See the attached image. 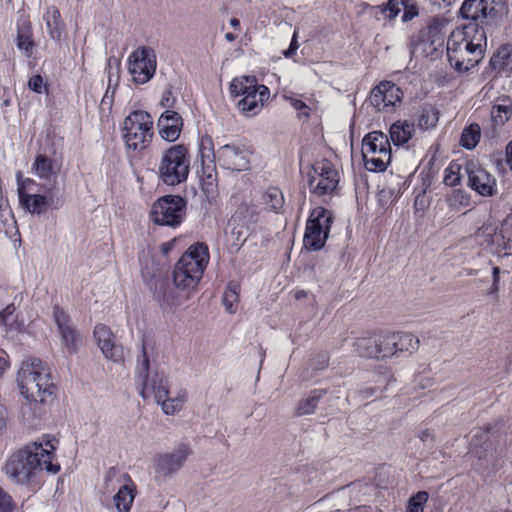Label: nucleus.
Listing matches in <instances>:
<instances>
[{"mask_svg":"<svg viewBox=\"0 0 512 512\" xmlns=\"http://www.w3.org/2000/svg\"><path fill=\"white\" fill-rule=\"evenodd\" d=\"M333 222L332 213L322 207L314 208L307 219L303 245L310 251L322 249L329 236Z\"/></svg>","mask_w":512,"mask_h":512,"instance_id":"obj_12","label":"nucleus"},{"mask_svg":"<svg viewBox=\"0 0 512 512\" xmlns=\"http://www.w3.org/2000/svg\"><path fill=\"white\" fill-rule=\"evenodd\" d=\"M495 0H465L460 8L463 18L469 23L482 26L484 20L495 11Z\"/></svg>","mask_w":512,"mask_h":512,"instance_id":"obj_26","label":"nucleus"},{"mask_svg":"<svg viewBox=\"0 0 512 512\" xmlns=\"http://www.w3.org/2000/svg\"><path fill=\"white\" fill-rule=\"evenodd\" d=\"M326 393L327 391L325 389L312 390L306 399L299 401L295 414L297 416L312 414L315 411L320 399Z\"/></svg>","mask_w":512,"mask_h":512,"instance_id":"obj_38","label":"nucleus"},{"mask_svg":"<svg viewBox=\"0 0 512 512\" xmlns=\"http://www.w3.org/2000/svg\"><path fill=\"white\" fill-rule=\"evenodd\" d=\"M230 25L234 28V29H238L240 27V21L237 19V18H232L230 20Z\"/></svg>","mask_w":512,"mask_h":512,"instance_id":"obj_60","label":"nucleus"},{"mask_svg":"<svg viewBox=\"0 0 512 512\" xmlns=\"http://www.w3.org/2000/svg\"><path fill=\"white\" fill-rule=\"evenodd\" d=\"M190 172V149L185 143L169 146L158 165L160 180L166 185L175 186L187 180Z\"/></svg>","mask_w":512,"mask_h":512,"instance_id":"obj_7","label":"nucleus"},{"mask_svg":"<svg viewBox=\"0 0 512 512\" xmlns=\"http://www.w3.org/2000/svg\"><path fill=\"white\" fill-rule=\"evenodd\" d=\"M94 338L105 358L116 362H124V348L115 342V335L109 326L99 323L94 327Z\"/></svg>","mask_w":512,"mask_h":512,"instance_id":"obj_21","label":"nucleus"},{"mask_svg":"<svg viewBox=\"0 0 512 512\" xmlns=\"http://www.w3.org/2000/svg\"><path fill=\"white\" fill-rule=\"evenodd\" d=\"M490 65L498 71L512 72V48L508 45L501 46L491 57Z\"/></svg>","mask_w":512,"mask_h":512,"instance_id":"obj_39","label":"nucleus"},{"mask_svg":"<svg viewBox=\"0 0 512 512\" xmlns=\"http://www.w3.org/2000/svg\"><path fill=\"white\" fill-rule=\"evenodd\" d=\"M287 100L289 101L290 105L299 112L300 115H304L305 117H309L310 115V108L309 106L302 100L294 98V97H288Z\"/></svg>","mask_w":512,"mask_h":512,"instance_id":"obj_51","label":"nucleus"},{"mask_svg":"<svg viewBox=\"0 0 512 512\" xmlns=\"http://www.w3.org/2000/svg\"><path fill=\"white\" fill-rule=\"evenodd\" d=\"M461 182V176L459 171H454L452 166L447 167L444 170V183L447 186L455 187Z\"/></svg>","mask_w":512,"mask_h":512,"instance_id":"obj_49","label":"nucleus"},{"mask_svg":"<svg viewBox=\"0 0 512 512\" xmlns=\"http://www.w3.org/2000/svg\"><path fill=\"white\" fill-rule=\"evenodd\" d=\"M262 201L268 210L279 213L284 206L285 198L280 188L272 186L263 193Z\"/></svg>","mask_w":512,"mask_h":512,"instance_id":"obj_40","label":"nucleus"},{"mask_svg":"<svg viewBox=\"0 0 512 512\" xmlns=\"http://www.w3.org/2000/svg\"><path fill=\"white\" fill-rule=\"evenodd\" d=\"M53 315L64 346L69 353H76L79 334L71 324L70 316L57 305L53 308Z\"/></svg>","mask_w":512,"mask_h":512,"instance_id":"obj_25","label":"nucleus"},{"mask_svg":"<svg viewBox=\"0 0 512 512\" xmlns=\"http://www.w3.org/2000/svg\"><path fill=\"white\" fill-rule=\"evenodd\" d=\"M186 200L178 195H166L152 205L151 220L160 226L176 228L186 216Z\"/></svg>","mask_w":512,"mask_h":512,"instance_id":"obj_14","label":"nucleus"},{"mask_svg":"<svg viewBox=\"0 0 512 512\" xmlns=\"http://www.w3.org/2000/svg\"><path fill=\"white\" fill-rule=\"evenodd\" d=\"M9 367V363L4 358L0 357V369H7Z\"/></svg>","mask_w":512,"mask_h":512,"instance_id":"obj_61","label":"nucleus"},{"mask_svg":"<svg viewBox=\"0 0 512 512\" xmlns=\"http://www.w3.org/2000/svg\"><path fill=\"white\" fill-rule=\"evenodd\" d=\"M225 39L229 42H233L236 39V36L233 33L228 32L225 34Z\"/></svg>","mask_w":512,"mask_h":512,"instance_id":"obj_62","label":"nucleus"},{"mask_svg":"<svg viewBox=\"0 0 512 512\" xmlns=\"http://www.w3.org/2000/svg\"><path fill=\"white\" fill-rule=\"evenodd\" d=\"M414 132V123H410L407 120L396 121L389 129L390 138L396 146L407 143L413 137Z\"/></svg>","mask_w":512,"mask_h":512,"instance_id":"obj_34","label":"nucleus"},{"mask_svg":"<svg viewBox=\"0 0 512 512\" xmlns=\"http://www.w3.org/2000/svg\"><path fill=\"white\" fill-rule=\"evenodd\" d=\"M432 435H431V432L429 429H426V430H423L420 434H419V438L425 442L428 438H431Z\"/></svg>","mask_w":512,"mask_h":512,"instance_id":"obj_59","label":"nucleus"},{"mask_svg":"<svg viewBox=\"0 0 512 512\" xmlns=\"http://www.w3.org/2000/svg\"><path fill=\"white\" fill-rule=\"evenodd\" d=\"M487 37L483 26L468 23L454 30L447 40V57L455 71L464 73L484 58Z\"/></svg>","mask_w":512,"mask_h":512,"instance_id":"obj_3","label":"nucleus"},{"mask_svg":"<svg viewBox=\"0 0 512 512\" xmlns=\"http://www.w3.org/2000/svg\"><path fill=\"white\" fill-rule=\"evenodd\" d=\"M196 167L203 193L207 197H213L218 190L216 161H210V163H198L196 164Z\"/></svg>","mask_w":512,"mask_h":512,"instance_id":"obj_29","label":"nucleus"},{"mask_svg":"<svg viewBox=\"0 0 512 512\" xmlns=\"http://www.w3.org/2000/svg\"><path fill=\"white\" fill-rule=\"evenodd\" d=\"M505 155H506V163H507L508 167L510 168V170H512V141H510L506 145Z\"/></svg>","mask_w":512,"mask_h":512,"instance_id":"obj_58","label":"nucleus"},{"mask_svg":"<svg viewBox=\"0 0 512 512\" xmlns=\"http://www.w3.org/2000/svg\"><path fill=\"white\" fill-rule=\"evenodd\" d=\"M183 125L182 116L174 110H165L157 122L160 137L168 142H175L179 139Z\"/></svg>","mask_w":512,"mask_h":512,"instance_id":"obj_27","label":"nucleus"},{"mask_svg":"<svg viewBox=\"0 0 512 512\" xmlns=\"http://www.w3.org/2000/svg\"><path fill=\"white\" fill-rule=\"evenodd\" d=\"M209 248L205 243L192 244L175 263L173 283L181 291L194 290L203 277L209 262Z\"/></svg>","mask_w":512,"mask_h":512,"instance_id":"obj_5","label":"nucleus"},{"mask_svg":"<svg viewBox=\"0 0 512 512\" xmlns=\"http://www.w3.org/2000/svg\"><path fill=\"white\" fill-rule=\"evenodd\" d=\"M17 384L25 400L24 405L33 416L40 418L44 415L46 405L54 399L57 391L46 362L39 358L22 361L17 372Z\"/></svg>","mask_w":512,"mask_h":512,"instance_id":"obj_2","label":"nucleus"},{"mask_svg":"<svg viewBox=\"0 0 512 512\" xmlns=\"http://www.w3.org/2000/svg\"><path fill=\"white\" fill-rule=\"evenodd\" d=\"M500 269L499 267L495 266L492 269V276H493V284H492V291L497 292L498 291V284L500 280Z\"/></svg>","mask_w":512,"mask_h":512,"instance_id":"obj_56","label":"nucleus"},{"mask_svg":"<svg viewBox=\"0 0 512 512\" xmlns=\"http://www.w3.org/2000/svg\"><path fill=\"white\" fill-rule=\"evenodd\" d=\"M15 45L25 58L36 59L34 54L37 44L29 16L22 15L17 19Z\"/></svg>","mask_w":512,"mask_h":512,"instance_id":"obj_23","label":"nucleus"},{"mask_svg":"<svg viewBox=\"0 0 512 512\" xmlns=\"http://www.w3.org/2000/svg\"><path fill=\"white\" fill-rule=\"evenodd\" d=\"M447 203L450 208L460 211L466 209L471 204L470 195L463 189H454L451 194L447 196Z\"/></svg>","mask_w":512,"mask_h":512,"instance_id":"obj_44","label":"nucleus"},{"mask_svg":"<svg viewBox=\"0 0 512 512\" xmlns=\"http://www.w3.org/2000/svg\"><path fill=\"white\" fill-rule=\"evenodd\" d=\"M495 427L496 425L487 424L474 431L470 442L472 451L479 453L478 448L484 451L488 449Z\"/></svg>","mask_w":512,"mask_h":512,"instance_id":"obj_36","label":"nucleus"},{"mask_svg":"<svg viewBox=\"0 0 512 512\" xmlns=\"http://www.w3.org/2000/svg\"><path fill=\"white\" fill-rule=\"evenodd\" d=\"M362 156L365 167L371 172H383L391 162V145L382 131H371L362 140Z\"/></svg>","mask_w":512,"mask_h":512,"instance_id":"obj_10","label":"nucleus"},{"mask_svg":"<svg viewBox=\"0 0 512 512\" xmlns=\"http://www.w3.org/2000/svg\"><path fill=\"white\" fill-rule=\"evenodd\" d=\"M376 379L374 380L377 385L374 387H367L360 391L363 398H368L374 395L376 392H382L388 384L394 380L393 373L390 368L384 367L381 371L375 374Z\"/></svg>","mask_w":512,"mask_h":512,"instance_id":"obj_42","label":"nucleus"},{"mask_svg":"<svg viewBox=\"0 0 512 512\" xmlns=\"http://www.w3.org/2000/svg\"><path fill=\"white\" fill-rule=\"evenodd\" d=\"M404 0H388L387 4L382 8V13L389 19H394L401 11Z\"/></svg>","mask_w":512,"mask_h":512,"instance_id":"obj_47","label":"nucleus"},{"mask_svg":"<svg viewBox=\"0 0 512 512\" xmlns=\"http://www.w3.org/2000/svg\"><path fill=\"white\" fill-rule=\"evenodd\" d=\"M307 293L304 290L297 291L295 297L296 299H301L303 297H306Z\"/></svg>","mask_w":512,"mask_h":512,"instance_id":"obj_63","label":"nucleus"},{"mask_svg":"<svg viewBox=\"0 0 512 512\" xmlns=\"http://www.w3.org/2000/svg\"><path fill=\"white\" fill-rule=\"evenodd\" d=\"M490 117L494 128L503 127L512 117V98L501 95L494 101Z\"/></svg>","mask_w":512,"mask_h":512,"instance_id":"obj_30","label":"nucleus"},{"mask_svg":"<svg viewBox=\"0 0 512 512\" xmlns=\"http://www.w3.org/2000/svg\"><path fill=\"white\" fill-rule=\"evenodd\" d=\"M7 427V416L5 409L0 406V436L5 432Z\"/></svg>","mask_w":512,"mask_h":512,"instance_id":"obj_57","label":"nucleus"},{"mask_svg":"<svg viewBox=\"0 0 512 512\" xmlns=\"http://www.w3.org/2000/svg\"><path fill=\"white\" fill-rule=\"evenodd\" d=\"M315 360H317V364L314 367L317 369H324L329 364V356L326 352L319 353Z\"/></svg>","mask_w":512,"mask_h":512,"instance_id":"obj_55","label":"nucleus"},{"mask_svg":"<svg viewBox=\"0 0 512 512\" xmlns=\"http://www.w3.org/2000/svg\"><path fill=\"white\" fill-rule=\"evenodd\" d=\"M393 336H395L394 342L396 348V355H404L408 356L417 351L419 348V339L408 332H393Z\"/></svg>","mask_w":512,"mask_h":512,"instance_id":"obj_35","label":"nucleus"},{"mask_svg":"<svg viewBox=\"0 0 512 512\" xmlns=\"http://www.w3.org/2000/svg\"><path fill=\"white\" fill-rule=\"evenodd\" d=\"M252 151L244 144L230 143L217 149V161L220 167L231 171H245L250 167Z\"/></svg>","mask_w":512,"mask_h":512,"instance_id":"obj_18","label":"nucleus"},{"mask_svg":"<svg viewBox=\"0 0 512 512\" xmlns=\"http://www.w3.org/2000/svg\"><path fill=\"white\" fill-rule=\"evenodd\" d=\"M59 169L56 162L45 154H37L32 164V172L47 182L56 180Z\"/></svg>","mask_w":512,"mask_h":512,"instance_id":"obj_31","label":"nucleus"},{"mask_svg":"<svg viewBox=\"0 0 512 512\" xmlns=\"http://www.w3.org/2000/svg\"><path fill=\"white\" fill-rule=\"evenodd\" d=\"M121 136L128 154L141 156L148 150L155 136L154 120L145 110H133L123 120Z\"/></svg>","mask_w":512,"mask_h":512,"instance_id":"obj_6","label":"nucleus"},{"mask_svg":"<svg viewBox=\"0 0 512 512\" xmlns=\"http://www.w3.org/2000/svg\"><path fill=\"white\" fill-rule=\"evenodd\" d=\"M428 499L429 494L427 491H418L409 498L406 512H424V507Z\"/></svg>","mask_w":512,"mask_h":512,"instance_id":"obj_45","label":"nucleus"},{"mask_svg":"<svg viewBox=\"0 0 512 512\" xmlns=\"http://www.w3.org/2000/svg\"><path fill=\"white\" fill-rule=\"evenodd\" d=\"M240 289L239 283L230 281L223 293L222 302L225 310L230 314L236 313L238 309Z\"/></svg>","mask_w":512,"mask_h":512,"instance_id":"obj_41","label":"nucleus"},{"mask_svg":"<svg viewBox=\"0 0 512 512\" xmlns=\"http://www.w3.org/2000/svg\"><path fill=\"white\" fill-rule=\"evenodd\" d=\"M403 7V15H402V21L408 22L411 21L413 18H415L419 11L416 4H411L409 0H404L402 3Z\"/></svg>","mask_w":512,"mask_h":512,"instance_id":"obj_50","label":"nucleus"},{"mask_svg":"<svg viewBox=\"0 0 512 512\" xmlns=\"http://www.w3.org/2000/svg\"><path fill=\"white\" fill-rule=\"evenodd\" d=\"M127 65L132 80L136 84H145L156 72L155 51L147 46L138 47L128 56Z\"/></svg>","mask_w":512,"mask_h":512,"instance_id":"obj_16","label":"nucleus"},{"mask_svg":"<svg viewBox=\"0 0 512 512\" xmlns=\"http://www.w3.org/2000/svg\"><path fill=\"white\" fill-rule=\"evenodd\" d=\"M179 290L167 278L159 277L154 281L153 295L163 310L178 307L187 299Z\"/></svg>","mask_w":512,"mask_h":512,"instance_id":"obj_22","label":"nucleus"},{"mask_svg":"<svg viewBox=\"0 0 512 512\" xmlns=\"http://www.w3.org/2000/svg\"><path fill=\"white\" fill-rule=\"evenodd\" d=\"M445 21L439 18L432 19L428 25L419 31L418 47L427 57L436 58L443 52L445 44Z\"/></svg>","mask_w":512,"mask_h":512,"instance_id":"obj_17","label":"nucleus"},{"mask_svg":"<svg viewBox=\"0 0 512 512\" xmlns=\"http://www.w3.org/2000/svg\"><path fill=\"white\" fill-rule=\"evenodd\" d=\"M236 215H244L245 217H249V221L247 222V224L256 223L258 220V212L247 205H241L238 208Z\"/></svg>","mask_w":512,"mask_h":512,"instance_id":"obj_52","label":"nucleus"},{"mask_svg":"<svg viewBox=\"0 0 512 512\" xmlns=\"http://www.w3.org/2000/svg\"><path fill=\"white\" fill-rule=\"evenodd\" d=\"M481 139V128L478 123H471L466 126L460 137V145L465 149H474Z\"/></svg>","mask_w":512,"mask_h":512,"instance_id":"obj_43","label":"nucleus"},{"mask_svg":"<svg viewBox=\"0 0 512 512\" xmlns=\"http://www.w3.org/2000/svg\"><path fill=\"white\" fill-rule=\"evenodd\" d=\"M478 244L492 253H501L511 249L510 239H505L503 230L497 231L496 227L483 226L476 233Z\"/></svg>","mask_w":512,"mask_h":512,"instance_id":"obj_24","label":"nucleus"},{"mask_svg":"<svg viewBox=\"0 0 512 512\" xmlns=\"http://www.w3.org/2000/svg\"><path fill=\"white\" fill-rule=\"evenodd\" d=\"M149 368V357L146 347L143 344L142 354L138 359L136 371V384L139 394L143 399H148L150 396H154V399L161 405L162 411L166 415H174L181 411L187 400L186 390L179 391L175 397H168L169 386L167 378L163 373L155 372L150 379Z\"/></svg>","mask_w":512,"mask_h":512,"instance_id":"obj_4","label":"nucleus"},{"mask_svg":"<svg viewBox=\"0 0 512 512\" xmlns=\"http://www.w3.org/2000/svg\"><path fill=\"white\" fill-rule=\"evenodd\" d=\"M54 442H57L55 438L48 437L44 443L26 444L9 455L2 471L12 482L20 485L30 484L43 468L51 473L59 472L60 465L53 463L56 450Z\"/></svg>","mask_w":512,"mask_h":512,"instance_id":"obj_1","label":"nucleus"},{"mask_svg":"<svg viewBox=\"0 0 512 512\" xmlns=\"http://www.w3.org/2000/svg\"><path fill=\"white\" fill-rule=\"evenodd\" d=\"M340 172L327 158L316 160L307 172V184L311 196L322 199L332 198L339 189Z\"/></svg>","mask_w":512,"mask_h":512,"instance_id":"obj_8","label":"nucleus"},{"mask_svg":"<svg viewBox=\"0 0 512 512\" xmlns=\"http://www.w3.org/2000/svg\"><path fill=\"white\" fill-rule=\"evenodd\" d=\"M16 508L12 496L0 486V512H14Z\"/></svg>","mask_w":512,"mask_h":512,"instance_id":"obj_46","label":"nucleus"},{"mask_svg":"<svg viewBox=\"0 0 512 512\" xmlns=\"http://www.w3.org/2000/svg\"><path fill=\"white\" fill-rule=\"evenodd\" d=\"M170 246H171V243H169V242L168 243H164L163 247H162L163 251L164 252H168L169 249H170Z\"/></svg>","mask_w":512,"mask_h":512,"instance_id":"obj_64","label":"nucleus"},{"mask_svg":"<svg viewBox=\"0 0 512 512\" xmlns=\"http://www.w3.org/2000/svg\"><path fill=\"white\" fill-rule=\"evenodd\" d=\"M43 20L46 23L50 38L56 42H60L65 31V24L61 18L59 9L53 5L47 7L43 14Z\"/></svg>","mask_w":512,"mask_h":512,"instance_id":"obj_32","label":"nucleus"},{"mask_svg":"<svg viewBox=\"0 0 512 512\" xmlns=\"http://www.w3.org/2000/svg\"><path fill=\"white\" fill-rule=\"evenodd\" d=\"M217 160V151L214 148L213 138L207 134H199L197 139V154L195 163H210Z\"/></svg>","mask_w":512,"mask_h":512,"instance_id":"obj_33","label":"nucleus"},{"mask_svg":"<svg viewBox=\"0 0 512 512\" xmlns=\"http://www.w3.org/2000/svg\"><path fill=\"white\" fill-rule=\"evenodd\" d=\"M467 186L482 197L497 195V180L493 174L479 164L470 163L466 166Z\"/></svg>","mask_w":512,"mask_h":512,"instance_id":"obj_20","label":"nucleus"},{"mask_svg":"<svg viewBox=\"0 0 512 512\" xmlns=\"http://www.w3.org/2000/svg\"><path fill=\"white\" fill-rule=\"evenodd\" d=\"M104 487L111 492L118 488L113 500L118 512H129L137 494V486L131 476L112 467L105 475Z\"/></svg>","mask_w":512,"mask_h":512,"instance_id":"obj_13","label":"nucleus"},{"mask_svg":"<svg viewBox=\"0 0 512 512\" xmlns=\"http://www.w3.org/2000/svg\"><path fill=\"white\" fill-rule=\"evenodd\" d=\"M37 182L32 178H22L21 172L17 173V191L21 206L32 214H42L49 207L46 196L32 193L37 187Z\"/></svg>","mask_w":512,"mask_h":512,"instance_id":"obj_19","label":"nucleus"},{"mask_svg":"<svg viewBox=\"0 0 512 512\" xmlns=\"http://www.w3.org/2000/svg\"><path fill=\"white\" fill-rule=\"evenodd\" d=\"M28 87L35 93L41 94L47 90V84L40 74L33 75L28 80Z\"/></svg>","mask_w":512,"mask_h":512,"instance_id":"obj_48","label":"nucleus"},{"mask_svg":"<svg viewBox=\"0 0 512 512\" xmlns=\"http://www.w3.org/2000/svg\"><path fill=\"white\" fill-rule=\"evenodd\" d=\"M190 453V448L186 444H181L177 450L172 453L158 455L155 462L156 471L163 475L176 472L183 466Z\"/></svg>","mask_w":512,"mask_h":512,"instance_id":"obj_28","label":"nucleus"},{"mask_svg":"<svg viewBox=\"0 0 512 512\" xmlns=\"http://www.w3.org/2000/svg\"><path fill=\"white\" fill-rule=\"evenodd\" d=\"M298 47H299V44H298L297 35H296V32H295L293 37H292V40L290 42L289 48L286 51H284V56L286 58L292 57L296 53Z\"/></svg>","mask_w":512,"mask_h":512,"instance_id":"obj_54","label":"nucleus"},{"mask_svg":"<svg viewBox=\"0 0 512 512\" xmlns=\"http://www.w3.org/2000/svg\"><path fill=\"white\" fill-rule=\"evenodd\" d=\"M403 97V90L398 85L384 80L371 89L368 100L377 112L394 113L400 107Z\"/></svg>","mask_w":512,"mask_h":512,"instance_id":"obj_15","label":"nucleus"},{"mask_svg":"<svg viewBox=\"0 0 512 512\" xmlns=\"http://www.w3.org/2000/svg\"><path fill=\"white\" fill-rule=\"evenodd\" d=\"M15 306L13 304L7 305L0 313V321L4 325H9V317L15 312Z\"/></svg>","mask_w":512,"mask_h":512,"instance_id":"obj_53","label":"nucleus"},{"mask_svg":"<svg viewBox=\"0 0 512 512\" xmlns=\"http://www.w3.org/2000/svg\"><path fill=\"white\" fill-rule=\"evenodd\" d=\"M416 121L417 127L422 131L433 129L439 121V111L433 105L425 104L421 107Z\"/></svg>","mask_w":512,"mask_h":512,"instance_id":"obj_37","label":"nucleus"},{"mask_svg":"<svg viewBox=\"0 0 512 512\" xmlns=\"http://www.w3.org/2000/svg\"><path fill=\"white\" fill-rule=\"evenodd\" d=\"M392 331L378 330L358 337L353 343L354 352L364 358L385 359L396 355Z\"/></svg>","mask_w":512,"mask_h":512,"instance_id":"obj_11","label":"nucleus"},{"mask_svg":"<svg viewBox=\"0 0 512 512\" xmlns=\"http://www.w3.org/2000/svg\"><path fill=\"white\" fill-rule=\"evenodd\" d=\"M230 93L234 97L242 96L237 106L245 116L257 115L270 96L269 88L258 84L255 76L234 78L230 83Z\"/></svg>","mask_w":512,"mask_h":512,"instance_id":"obj_9","label":"nucleus"}]
</instances>
